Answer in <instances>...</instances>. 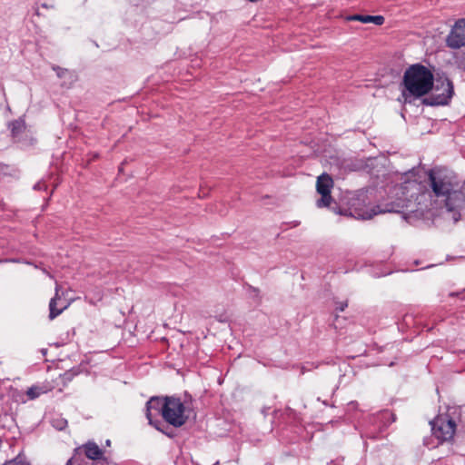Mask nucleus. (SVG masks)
<instances>
[{"label":"nucleus","mask_w":465,"mask_h":465,"mask_svg":"<svg viewBox=\"0 0 465 465\" xmlns=\"http://www.w3.org/2000/svg\"><path fill=\"white\" fill-rule=\"evenodd\" d=\"M336 311H340V312H343L345 310V308L348 306V302L345 301V302H337L336 303Z\"/></svg>","instance_id":"nucleus-22"},{"label":"nucleus","mask_w":465,"mask_h":465,"mask_svg":"<svg viewBox=\"0 0 465 465\" xmlns=\"http://www.w3.org/2000/svg\"><path fill=\"white\" fill-rule=\"evenodd\" d=\"M430 424L432 435L439 440V443L453 439L456 431V423L449 415H438Z\"/></svg>","instance_id":"nucleus-6"},{"label":"nucleus","mask_w":465,"mask_h":465,"mask_svg":"<svg viewBox=\"0 0 465 465\" xmlns=\"http://www.w3.org/2000/svg\"><path fill=\"white\" fill-rule=\"evenodd\" d=\"M81 372H82L81 366H74L72 369L65 371L63 374H61L60 379L62 380L63 384L65 386L75 376L79 375Z\"/></svg>","instance_id":"nucleus-14"},{"label":"nucleus","mask_w":465,"mask_h":465,"mask_svg":"<svg viewBox=\"0 0 465 465\" xmlns=\"http://www.w3.org/2000/svg\"><path fill=\"white\" fill-rule=\"evenodd\" d=\"M53 426L58 430H62L67 426V420L63 418H58L53 420Z\"/></svg>","instance_id":"nucleus-16"},{"label":"nucleus","mask_w":465,"mask_h":465,"mask_svg":"<svg viewBox=\"0 0 465 465\" xmlns=\"http://www.w3.org/2000/svg\"><path fill=\"white\" fill-rule=\"evenodd\" d=\"M351 21H360L363 24L373 23L377 25H381L384 23V17L382 15H353L348 17Z\"/></svg>","instance_id":"nucleus-12"},{"label":"nucleus","mask_w":465,"mask_h":465,"mask_svg":"<svg viewBox=\"0 0 465 465\" xmlns=\"http://www.w3.org/2000/svg\"><path fill=\"white\" fill-rule=\"evenodd\" d=\"M103 464L104 465H110L106 459L103 460Z\"/></svg>","instance_id":"nucleus-26"},{"label":"nucleus","mask_w":465,"mask_h":465,"mask_svg":"<svg viewBox=\"0 0 465 465\" xmlns=\"http://www.w3.org/2000/svg\"><path fill=\"white\" fill-rule=\"evenodd\" d=\"M429 195L430 201L444 204L452 219L457 223L460 219V210L465 206V193L459 189L456 173L446 167H434L428 172V188L420 195Z\"/></svg>","instance_id":"nucleus-1"},{"label":"nucleus","mask_w":465,"mask_h":465,"mask_svg":"<svg viewBox=\"0 0 465 465\" xmlns=\"http://www.w3.org/2000/svg\"><path fill=\"white\" fill-rule=\"evenodd\" d=\"M401 87L405 102L423 97L434 88L433 73L421 64H411L404 72Z\"/></svg>","instance_id":"nucleus-2"},{"label":"nucleus","mask_w":465,"mask_h":465,"mask_svg":"<svg viewBox=\"0 0 465 465\" xmlns=\"http://www.w3.org/2000/svg\"><path fill=\"white\" fill-rule=\"evenodd\" d=\"M447 45L460 48L465 45V19L457 21L447 37Z\"/></svg>","instance_id":"nucleus-9"},{"label":"nucleus","mask_w":465,"mask_h":465,"mask_svg":"<svg viewBox=\"0 0 465 465\" xmlns=\"http://www.w3.org/2000/svg\"><path fill=\"white\" fill-rule=\"evenodd\" d=\"M66 465H104L103 460L90 461L81 456L80 453L74 452L67 460Z\"/></svg>","instance_id":"nucleus-13"},{"label":"nucleus","mask_w":465,"mask_h":465,"mask_svg":"<svg viewBox=\"0 0 465 465\" xmlns=\"http://www.w3.org/2000/svg\"><path fill=\"white\" fill-rule=\"evenodd\" d=\"M161 429L162 430H158L163 432V434H165L169 438H173L174 436V434L172 431H168L167 430L168 427L164 424L163 420V426L161 427Z\"/></svg>","instance_id":"nucleus-19"},{"label":"nucleus","mask_w":465,"mask_h":465,"mask_svg":"<svg viewBox=\"0 0 465 465\" xmlns=\"http://www.w3.org/2000/svg\"><path fill=\"white\" fill-rule=\"evenodd\" d=\"M407 184L411 185L412 188L417 187V183L415 181L408 182Z\"/></svg>","instance_id":"nucleus-25"},{"label":"nucleus","mask_w":465,"mask_h":465,"mask_svg":"<svg viewBox=\"0 0 465 465\" xmlns=\"http://www.w3.org/2000/svg\"><path fill=\"white\" fill-rule=\"evenodd\" d=\"M54 70L56 71L59 78H62L68 72L66 69L60 68L59 66L54 67Z\"/></svg>","instance_id":"nucleus-21"},{"label":"nucleus","mask_w":465,"mask_h":465,"mask_svg":"<svg viewBox=\"0 0 465 465\" xmlns=\"http://www.w3.org/2000/svg\"><path fill=\"white\" fill-rule=\"evenodd\" d=\"M190 407L183 402L179 397L165 396L163 407V420L174 428L183 426L190 418Z\"/></svg>","instance_id":"nucleus-4"},{"label":"nucleus","mask_w":465,"mask_h":465,"mask_svg":"<svg viewBox=\"0 0 465 465\" xmlns=\"http://www.w3.org/2000/svg\"><path fill=\"white\" fill-rule=\"evenodd\" d=\"M57 292H58V289L56 288L55 296L54 298H52L49 302V319L50 320H54V318H56L66 308V306H64L61 309L56 308V300L58 298Z\"/></svg>","instance_id":"nucleus-15"},{"label":"nucleus","mask_w":465,"mask_h":465,"mask_svg":"<svg viewBox=\"0 0 465 465\" xmlns=\"http://www.w3.org/2000/svg\"><path fill=\"white\" fill-rule=\"evenodd\" d=\"M74 452L80 453L81 456L84 454L87 460L90 461H98L103 460L104 459V451L94 441H88L85 444L82 445L81 447L76 448L74 450Z\"/></svg>","instance_id":"nucleus-10"},{"label":"nucleus","mask_w":465,"mask_h":465,"mask_svg":"<svg viewBox=\"0 0 465 465\" xmlns=\"http://www.w3.org/2000/svg\"><path fill=\"white\" fill-rule=\"evenodd\" d=\"M165 403V397L153 396L147 401L145 404V416L149 424L156 430H162L163 420L158 418H153V411H155L156 416H163V407Z\"/></svg>","instance_id":"nucleus-7"},{"label":"nucleus","mask_w":465,"mask_h":465,"mask_svg":"<svg viewBox=\"0 0 465 465\" xmlns=\"http://www.w3.org/2000/svg\"><path fill=\"white\" fill-rule=\"evenodd\" d=\"M333 186L331 177L327 173H322L317 178L316 190L321 194L317 200L316 205L319 208L329 206L332 201L331 189Z\"/></svg>","instance_id":"nucleus-8"},{"label":"nucleus","mask_w":465,"mask_h":465,"mask_svg":"<svg viewBox=\"0 0 465 465\" xmlns=\"http://www.w3.org/2000/svg\"><path fill=\"white\" fill-rule=\"evenodd\" d=\"M434 93L425 97L422 104L428 106H444L448 105L454 95V85L452 81L447 76H441L436 79V84L432 89Z\"/></svg>","instance_id":"nucleus-5"},{"label":"nucleus","mask_w":465,"mask_h":465,"mask_svg":"<svg viewBox=\"0 0 465 465\" xmlns=\"http://www.w3.org/2000/svg\"><path fill=\"white\" fill-rule=\"evenodd\" d=\"M42 352H43V354H46V352H47V349H43V350H42Z\"/></svg>","instance_id":"nucleus-27"},{"label":"nucleus","mask_w":465,"mask_h":465,"mask_svg":"<svg viewBox=\"0 0 465 465\" xmlns=\"http://www.w3.org/2000/svg\"><path fill=\"white\" fill-rule=\"evenodd\" d=\"M362 199L358 196L357 198H351L349 202L347 208L338 207V211L334 208L333 210L341 214L351 216L358 220H369L371 219L378 213H404V209L409 208L408 202L405 200H400L398 203H391L386 204V208L375 212L373 209H369L365 204V195H361Z\"/></svg>","instance_id":"nucleus-3"},{"label":"nucleus","mask_w":465,"mask_h":465,"mask_svg":"<svg viewBox=\"0 0 465 465\" xmlns=\"http://www.w3.org/2000/svg\"><path fill=\"white\" fill-rule=\"evenodd\" d=\"M110 444H111V440H106V445H107V446H110Z\"/></svg>","instance_id":"nucleus-28"},{"label":"nucleus","mask_w":465,"mask_h":465,"mask_svg":"<svg viewBox=\"0 0 465 465\" xmlns=\"http://www.w3.org/2000/svg\"><path fill=\"white\" fill-rule=\"evenodd\" d=\"M361 437H365L367 439L376 440L379 438L378 433H374L373 431H366Z\"/></svg>","instance_id":"nucleus-20"},{"label":"nucleus","mask_w":465,"mask_h":465,"mask_svg":"<svg viewBox=\"0 0 465 465\" xmlns=\"http://www.w3.org/2000/svg\"><path fill=\"white\" fill-rule=\"evenodd\" d=\"M389 413L388 412H385L382 414V417H384L385 415H388Z\"/></svg>","instance_id":"nucleus-29"},{"label":"nucleus","mask_w":465,"mask_h":465,"mask_svg":"<svg viewBox=\"0 0 465 465\" xmlns=\"http://www.w3.org/2000/svg\"><path fill=\"white\" fill-rule=\"evenodd\" d=\"M463 291L465 292V289Z\"/></svg>","instance_id":"nucleus-30"},{"label":"nucleus","mask_w":465,"mask_h":465,"mask_svg":"<svg viewBox=\"0 0 465 465\" xmlns=\"http://www.w3.org/2000/svg\"><path fill=\"white\" fill-rule=\"evenodd\" d=\"M44 187H45V184L42 183H37L34 185L35 190H42V189H44Z\"/></svg>","instance_id":"nucleus-23"},{"label":"nucleus","mask_w":465,"mask_h":465,"mask_svg":"<svg viewBox=\"0 0 465 465\" xmlns=\"http://www.w3.org/2000/svg\"><path fill=\"white\" fill-rule=\"evenodd\" d=\"M5 465H29V463L25 460V458L22 455H18Z\"/></svg>","instance_id":"nucleus-17"},{"label":"nucleus","mask_w":465,"mask_h":465,"mask_svg":"<svg viewBox=\"0 0 465 465\" xmlns=\"http://www.w3.org/2000/svg\"><path fill=\"white\" fill-rule=\"evenodd\" d=\"M29 399L34 400L40 395L39 390L37 387H30L26 391Z\"/></svg>","instance_id":"nucleus-18"},{"label":"nucleus","mask_w":465,"mask_h":465,"mask_svg":"<svg viewBox=\"0 0 465 465\" xmlns=\"http://www.w3.org/2000/svg\"><path fill=\"white\" fill-rule=\"evenodd\" d=\"M460 65L463 66V68L465 69V54L460 58Z\"/></svg>","instance_id":"nucleus-24"},{"label":"nucleus","mask_w":465,"mask_h":465,"mask_svg":"<svg viewBox=\"0 0 465 465\" xmlns=\"http://www.w3.org/2000/svg\"><path fill=\"white\" fill-rule=\"evenodd\" d=\"M26 124L23 117H19L8 124V129L11 132L12 137L15 141H19L22 134L25 131Z\"/></svg>","instance_id":"nucleus-11"}]
</instances>
